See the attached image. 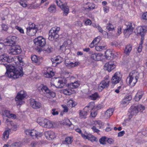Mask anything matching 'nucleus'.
<instances>
[{"label":"nucleus","instance_id":"nucleus-1","mask_svg":"<svg viewBox=\"0 0 147 147\" xmlns=\"http://www.w3.org/2000/svg\"><path fill=\"white\" fill-rule=\"evenodd\" d=\"M18 59L20 65H9L6 66L7 72L5 74H7L9 77L16 79L22 77L23 75L22 67L21 66L23 65L24 64L22 59L21 57H18Z\"/></svg>","mask_w":147,"mask_h":147},{"label":"nucleus","instance_id":"nucleus-2","mask_svg":"<svg viewBox=\"0 0 147 147\" xmlns=\"http://www.w3.org/2000/svg\"><path fill=\"white\" fill-rule=\"evenodd\" d=\"M35 45L36 46V50L38 52L42 51V48L46 43L45 39L42 36H39L34 40Z\"/></svg>","mask_w":147,"mask_h":147},{"label":"nucleus","instance_id":"nucleus-3","mask_svg":"<svg viewBox=\"0 0 147 147\" xmlns=\"http://www.w3.org/2000/svg\"><path fill=\"white\" fill-rule=\"evenodd\" d=\"M56 3L57 5L60 7L63 11V15L67 16L69 13V9L65 0H57Z\"/></svg>","mask_w":147,"mask_h":147},{"label":"nucleus","instance_id":"nucleus-4","mask_svg":"<svg viewBox=\"0 0 147 147\" xmlns=\"http://www.w3.org/2000/svg\"><path fill=\"white\" fill-rule=\"evenodd\" d=\"M59 30V27H54L52 28L49 32V39L50 40H53L58 38L59 37L58 33Z\"/></svg>","mask_w":147,"mask_h":147},{"label":"nucleus","instance_id":"nucleus-5","mask_svg":"<svg viewBox=\"0 0 147 147\" xmlns=\"http://www.w3.org/2000/svg\"><path fill=\"white\" fill-rule=\"evenodd\" d=\"M26 96V92L24 91H21L19 92L15 98V100L17 101L18 105L22 104V100Z\"/></svg>","mask_w":147,"mask_h":147},{"label":"nucleus","instance_id":"nucleus-6","mask_svg":"<svg viewBox=\"0 0 147 147\" xmlns=\"http://www.w3.org/2000/svg\"><path fill=\"white\" fill-rule=\"evenodd\" d=\"M94 105V103L93 102H90L88 106L86 107L84 109L83 111H81L80 112V116L81 118H86L87 115V112L89 111L88 109L90 108L92 109Z\"/></svg>","mask_w":147,"mask_h":147},{"label":"nucleus","instance_id":"nucleus-7","mask_svg":"<svg viewBox=\"0 0 147 147\" xmlns=\"http://www.w3.org/2000/svg\"><path fill=\"white\" fill-rule=\"evenodd\" d=\"M22 51V49L19 46L13 45L10 47L9 53L12 55H17L20 54Z\"/></svg>","mask_w":147,"mask_h":147},{"label":"nucleus","instance_id":"nucleus-8","mask_svg":"<svg viewBox=\"0 0 147 147\" xmlns=\"http://www.w3.org/2000/svg\"><path fill=\"white\" fill-rule=\"evenodd\" d=\"M29 24L30 26L27 28V34L30 36L34 35L37 32L34 23L31 22L29 23Z\"/></svg>","mask_w":147,"mask_h":147},{"label":"nucleus","instance_id":"nucleus-9","mask_svg":"<svg viewBox=\"0 0 147 147\" xmlns=\"http://www.w3.org/2000/svg\"><path fill=\"white\" fill-rule=\"evenodd\" d=\"M17 37L16 36H9L7 37L5 42L7 46H12L15 45L16 44Z\"/></svg>","mask_w":147,"mask_h":147},{"label":"nucleus","instance_id":"nucleus-10","mask_svg":"<svg viewBox=\"0 0 147 147\" xmlns=\"http://www.w3.org/2000/svg\"><path fill=\"white\" fill-rule=\"evenodd\" d=\"M40 89L44 94H48L53 97L55 96V93L50 90L46 86L42 85V86L39 88L38 90H40Z\"/></svg>","mask_w":147,"mask_h":147},{"label":"nucleus","instance_id":"nucleus-11","mask_svg":"<svg viewBox=\"0 0 147 147\" xmlns=\"http://www.w3.org/2000/svg\"><path fill=\"white\" fill-rule=\"evenodd\" d=\"M146 26H140L137 28V34L138 35H140L141 36V39L143 40L145 33L146 30L145 29Z\"/></svg>","mask_w":147,"mask_h":147},{"label":"nucleus","instance_id":"nucleus-12","mask_svg":"<svg viewBox=\"0 0 147 147\" xmlns=\"http://www.w3.org/2000/svg\"><path fill=\"white\" fill-rule=\"evenodd\" d=\"M129 118L130 119L134 115H136L138 113L136 105H134L131 107L129 111Z\"/></svg>","mask_w":147,"mask_h":147},{"label":"nucleus","instance_id":"nucleus-13","mask_svg":"<svg viewBox=\"0 0 147 147\" xmlns=\"http://www.w3.org/2000/svg\"><path fill=\"white\" fill-rule=\"evenodd\" d=\"M12 61V59L9 58L8 55L6 54H4L0 56V64H2L5 65L3 62H7L8 63H10Z\"/></svg>","mask_w":147,"mask_h":147},{"label":"nucleus","instance_id":"nucleus-14","mask_svg":"<svg viewBox=\"0 0 147 147\" xmlns=\"http://www.w3.org/2000/svg\"><path fill=\"white\" fill-rule=\"evenodd\" d=\"M109 82L108 77L106 76L104 78V80L102 81L99 85V88L101 87L102 89L108 88L109 86Z\"/></svg>","mask_w":147,"mask_h":147},{"label":"nucleus","instance_id":"nucleus-15","mask_svg":"<svg viewBox=\"0 0 147 147\" xmlns=\"http://www.w3.org/2000/svg\"><path fill=\"white\" fill-rule=\"evenodd\" d=\"M30 105L34 109H38L42 107L41 103L34 99L32 100L30 102Z\"/></svg>","mask_w":147,"mask_h":147},{"label":"nucleus","instance_id":"nucleus-16","mask_svg":"<svg viewBox=\"0 0 147 147\" xmlns=\"http://www.w3.org/2000/svg\"><path fill=\"white\" fill-rule=\"evenodd\" d=\"M67 83V81L63 79L62 80H58L56 81L55 83V86L57 88H61L65 86Z\"/></svg>","mask_w":147,"mask_h":147},{"label":"nucleus","instance_id":"nucleus-17","mask_svg":"<svg viewBox=\"0 0 147 147\" xmlns=\"http://www.w3.org/2000/svg\"><path fill=\"white\" fill-rule=\"evenodd\" d=\"M119 75V72H117L114 74L111 79V82L112 84H116L119 82L121 78Z\"/></svg>","mask_w":147,"mask_h":147},{"label":"nucleus","instance_id":"nucleus-18","mask_svg":"<svg viewBox=\"0 0 147 147\" xmlns=\"http://www.w3.org/2000/svg\"><path fill=\"white\" fill-rule=\"evenodd\" d=\"M115 65L112 62H110L106 63L104 65L105 69L110 72L115 67Z\"/></svg>","mask_w":147,"mask_h":147},{"label":"nucleus","instance_id":"nucleus-19","mask_svg":"<svg viewBox=\"0 0 147 147\" xmlns=\"http://www.w3.org/2000/svg\"><path fill=\"white\" fill-rule=\"evenodd\" d=\"M32 61L39 65L43 61L42 57H38L36 55H32L31 57Z\"/></svg>","mask_w":147,"mask_h":147},{"label":"nucleus","instance_id":"nucleus-20","mask_svg":"<svg viewBox=\"0 0 147 147\" xmlns=\"http://www.w3.org/2000/svg\"><path fill=\"white\" fill-rule=\"evenodd\" d=\"M133 29L131 24L127 25L126 28L124 30L123 32L124 34L126 36L128 35H129L131 32L133 31Z\"/></svg>","mask_w":147,"mask_h":147},{"label":"nucleus","instance_id":"nucleus-21","mask_svg":"<svg viewBox=\"0 0 147 147\" xmlns=\"http://www.w3.org/2000/svg\"><path fill=\"white\" fill-rule=\"evenodd\" d=\"M137 81V80L136 79L129 76L127 78L126 80L127 83L128 85H130L132 86H134Z\"/></svg>","mask_w":147,"mask_h":147},{"label":"nucleus","instance_id":"nucleus-22","mask_svg":"<svg viewBox=\"0 0 147 147\" xmlns=\"http://www.w3.org/2000/svg\"><path fill=\"white\" fill-rule=\"evenodd\" d=\"M102 56V55L101 54L94 53L91 55L90 58L94 61H99L101 60Z\"/></svg>","mask_w":147,"mask_h":147},{"label":"nucleus","instance_id":"nucleus-23","mask_svg":"<svg viewBox=\"0 0 147 147\" xmlns=\"http://www.w3.org/2000/svg\"><path fill=\"white\" fill-rule=\"evenodd\" d=\"M25 133L27 135H30L32 137L35 136L38 138V134H37V132L34 129H27L25 131Z\"/></svg>","mask_w":147,"mask_h":147},{"label":"nucleus","instance_id":"nucleus-24","mask_svg":"<svg viewBox=\"0 0 147 147\" xmlns=\"http://www.w3.org/2000/svg\"><path fill=\"white\" fill-rule=\"evenodd\" d=\"M129 76L133 78H134L137 81L139 78V73L135 71H133L130 73Z\"/></svg>","mask_w":147,"mask_h":147},{"label":"nucleus","instance_id":"nucleus-25","mask_svg":"<svg viewBox=\"0 0 147 147\" xmlns=\"http://www.w3.org/2000/svg\"><path fill=\"white\" fill-rule=\"evenodd\" d=\"M113 55L110 50H107L105 52V56L107 59H110L113 58Z\"/></svg>","mask_w":147,"mask_h":147},{"label":"nucleus","instance_id":"nucleus-26","mask_svg":"<svg viewBox=\"0 0 147 147\" xmlns=\"http://www.w3.org/2000/svg\"><path fill=\"white\" fill-rule=\"evenodd\" d=\"M121 1L118 0L114 2L113 3V5L114 6H117V9L119 10H121L122 9L123 5L122 4H120V2Z\"/></svg>","mask_w":147,"mask_h":147},{"label":"nucleus","instance_id":"nucleus-27","mask_svg":"<svg viewBox=\"0 0 147 147\" xmlns=\"http://www.w3.org/2000/svg\"><path fill=\"white\" fill-rule=\"evenodd\" d=\"M47 120L43 118H38L37 119V122L40 125L44 127Z\"/></svg>","mask_w":147,"mask_h":147},{"label":"nucleus","instance_id":"nucleus-28","mask_svg":"<svg viewBox=\"0 0 147 147\" xmlns=\"http://www.w3.org/2000/svg\"><path fill=\"white\" fill-rule=\"evenodd\" d=\"M43 50L47 53L51 52L53 50V49L51 46L49 45H45Z\"/></svg>","mask_w":147,"mask_h":147},{"label":"nucleus","instance_id":"nucleus-29","mask_svg":"<svg viewBox=\"0 0 147 147\" xmlns=\"http://www.w3.org/2000/svg\"><path fill=\"white\" fill-rule=\"evenodd\" d=\"M132 46L130 45H127L125 48L124 50V52L125 53L126 55L128 56L129 53L132 50Z\"/></svg>","mask_w":147,"mask_h":147},{"label":"nucleus","instance_id":"nucleus-30","mask_svg":"<svg viewBox=\"0 0 147 147\" xmlns=\"http://www.w3.org/2000/svg\"><path fill=\"white\" fill-rule=\"evenodd\" d=\"M86 134L87 135V139L91 141L92 142L96 141H97V138L91 134H88L85 132Z\"/></svg>","mask_w":147,"mask_h":147},{"label":"nucleus","instance_id":"nucleus-31","mask_svg":"<svg viewBox=\"0 0 147 147\" xmlns=\"http://www.w3.org/2000/svg\"><path fill=\"white\" fill-rule=\"evenodd\" d=\"M71 137H68L65 138V140L62 141V143L63 144H71L73 141Z\"/></svg>","mask_w":147,"mask_h":147},{"label":"nucleus","instance_id":"nucleus-32","mask_svg":"<svg viewBox=\"0 0 147 147\" xmlns=\"http://www.w3.org/2000/svg\"><path fill=\"white\" fill-rule=\"evenodd\" d=\"M54 75L55 74L51 70L49 71L48 70L47 71L44 73V75L45 77L48 78H51L54 76Z\"/></svg>","mask_w":147,"mask_h":147},{"label":"nucleus","instance_id":"nucleus-33","mask_svg":"<svg viewBox=\"0 0 147 147\" xmlns=\"http://www.w3.org/2000/svg\"><path fill=\"white\" fill-rule=\"evenodd\" d=\"M113 110L112 109H108L105 113V116L109 118L111 116L113 113Z\"/></svg>","mask_w":147,"mask_h":147},{"label":"nucleus","instance_id":"nucleus-34","mask_svg":"<svg viewBox=\"0 0 147 147\" xmlns=\"http://www.w3.org/2000/svg\"><path fill=\"white\" fill-rule=\"evenodd\" d=\"M132 98L131 96H127L124 99H123L121 102V104L125 105L128 103L129 101Z\"/></svg>","mask_w":147,"mask_h":147},{"label":"nucleus","instance_id":"nucleus-35","mask_svg":"<svg viewBox=\"0 0 147 147\" xmlns=\"http://www.w3.org/2000/svg\"><path fill=\"white\" fill-rule=\"evenodd\" d=\"M45 123L44 127L50 128L53 127V123L51 121L47 120Z\"/></svg>","mask_w":147,"mask_h":147},{"label":"nucleus","instance_id":"nucleus-36","mask_svg":"<svg viewBox=\"0 0 147 147\" xmlns=\"http://www.w3.org/2000/svg\"><path fill=\"white\" fill-rule=\"evenodd\" d=\"M9 130H5L3 133L2 139L3 140H7L9 138Z\"/></svg>","mask_w":147,"mask_h":147},{"label":"nucleus","instance_id":"nucleus-37","mask_svg":"<svg viewBox=\"0 0 147 147\" xmlns=\"http://www.w3.org/2000/svg\"><path fill=\"white\" fill-rule=\"evenodd\" d=\"M136 107L137 108V109L138 110V112L139 111L142 112L145 109V107L141 104L136 105Z\"/></svg>","mask_w":147,"mask_h":147},{"label":"nucleus","instance_id":"nucleus-38","mask_svg":"<svg viewBox=\"0 0 147 147\" xmlns=\"http://www.w3.org/2000/svg\"><path fill=\"white\" fill-rule=\"evenodd\" d=\"M89 97L90 99L93 100H96L98 97H99V96L97 92H95L92 95L89 96Z\"/></svg>","mask_w":147,"mask_h":147},{"label":"nucleus","instance_id":"nucleus-39","mask_svg":"<svg viewBox=\"0 0 147 147\" xmlns=\"http://www.w3.org/2000/svg\"><path fill=\"white\" fill-rule=\"evenodd\" d=\"M48 11L50 13H54L56 11V7L55 5H51L48 9Z\"/></svg>","mask_w":147,"mask_h":147},{"label":"nucleus","instance_id":"nucleus-40","mask_svg":"<svg viewBox=\"0 0 147 147\" xmlns=\"http://www.w3.org/2000/svg\"><path fill=\"white\" fill-rule=\"evenodd\" d=\"M78 84L77 83L74 82V83H72L68 84V87L70 88L74 89L77 88L78 87Z\"/></svg>","mask_w":147,"mask_h":147},{"label":"nucleus","instance_id":"nucleus-41","mask_svg":"<svg viewBox=\"0 0 147 147\" xmlns=\"http://www.w3.org/2000/svg\"><path fill=\"white\" fill-rule=\"evenodd\" d=\"M63 93L66 95H70L72 94V90L70 89H64L63 90Z\"/></svg>","mask_w":147,"mask_h":147},{"label":"nucleus","instance_id":"nucleus-42","mask_svg":"<svg viewBox=\"0 0 147 147\" xmlns=\"http://www.w3.org/2000/svg\"><path fill=\"white\" fill-rule=\"evenodd\" d=\"M106 28L109 31H113L114 30L113 25L110 23L107 24Z\"/></svg>","mask_w":147,"mask_h":147},{"label":"nucleus","instance_id":"nucleus-43","mask_svg":"<svg viewBox=\"0 0 147 147\" xmlns=\"http://www.w3.org/2000/svg\"><path fill=\"white\" fill-rule=\"evenodd\" d=\"M88 9L90 10H92L96 8L95 5L93 3H88Z\"/></svg>","mask_w":147,"mask_h":147},{"label":"nucleus","instance_id":"nucleus-44","mask_svg":"<svg viewBox=\"0 0 147 147\" xmlns=\"http://www.w3.org/2000/svg\"><path fill=\"white\" fill-rule=\"evenodd\" d=\"M68 45L67 42L65 41L63 43V45L60 47V49L63 51H65L66 49V47Z\"/></svg>","mask_w":147,"mask_h":147},{"label":"nucleus","instance_id":"nucleus-45","mask_svg":"<svg viewBox=\"0 0 147 147\" xmlns=\"http://www.w3.org/2000/svg\"><path fill=\"white\" fill-rule=\"evenodd\" d=\"M106 137L105 136L102 137L99 140V142L101 144L105 145L106 144Z\"/></svg>","mask_w":147,"mask_h":147},{"label":"nucleus","instance_id":"nucleus-46","mask_svg":"<svg viewBox=\"0 0 147 147\" xmlns=\"http://www.w3.org/2000/svg\"><path fill=\"white\" fill-rule=\"evenodd\" d=\"M105 46L97 45L95 47V49L97 51H101L105 48Z\"/></svg>","mask_w":147,"mask_h":147},{"label":"nucleus","instance_id":"nucleus-47","mask_svg":"<svg viewBox=\"0 0 147 147\" xmlns=\"http://www.w3.org/2000/svg\"><path fill=\"white\" fill-rule=\"evenodd\" d=\"M21 144L20 142H15L11 144V147H20L21 146Z\"/></svg>","mask_w":147,"mask_h":147},{"label":"nucleus","instance_id":"nucleus-48","mask_svg":"<svg viewBox=\"0 0 147 147\" xmlns=\"http://www.w3.org/2000/svg\"><path fill=\"white\" fill-rule=\"evenodd\" d=\"M142 95L139 94L138 93H137L136 96L135 97L134 99L136 101H138L142 97Z\"/></svg>","mask_w":147,"mask_h":147},{"label":"nucleus","instance_id":"nucleus-49","mask_svg":"<svg viewBox=\"0 0 147 147\" xmlns=\"http://www.w3.org/2000/svg\"><path fill=\"white\" fill-rule=\"evenodd\" d=\"M67 105H69L71 107H74L75 105L74 103V102L72 100H70L67 102Z\"/></svg>","mask_w":147,"mask_h":147},{"label":"nucleus","instance_id":"nucleus-50","mask_svg":"<svg viewBox=\"0 0 147 147\" xmlns=\"http://www.w3.org/2000/svg\"><path fill=\"white\" fill-rule=\"evenodd\" d=\"M55 135L53 131H51V134H50L49 137L48 139L51 140L53 139H54L55 138Z\"/></svg>","mask_w":147,"mask_h":147},{"label":"nucleus","instance_id":"nucleus-51","mask_svg":"<svg viewBox=\"0 0 147 147\" xmlns=\"http://www.w3.org/2000/svg\"><path fill=\"white\" fill-rule=\"evenodd\" d=\"M1 27L2 28V30L5 31H7L8 29V27L7 26L4 24H2Z\"/></svg>","mask_w":147,"mask_h":147},{"label":"nucleus","instance_id":"nucleus-52","mask_svg":"<svg viewBox=\"0 0 147 147\" xmlns=\"http://www.w3.org/2000/svg\"><path fill=\"white\" fill-rule=\"evenodd\" d=\"M75 25L79 27H81L82 26V23L80 21L76 22L75 23Z\"/></svg>","mask_w":147,"mask_h":147},{"label":"nucleus","instance_id":"nucleus-53","mask_svg":"<svg viewBox=\"0 0 147 147\" xmlns=\"http://www.w3.org/2000/svg\"><path fill=\"white\" fill-rule=\"evenodd\" d=\"M93 42L95 43V45H96L100 41V40L98 37L95 38L92 41Z\"/></svg>","mask_w":147,"mask_h":147},{"label":"nucleus","instance_id":"nucleus-54","mask_svg":"<svg viewBox=\"0 0 147 147\" xmlns=\"http://www.w3.org/2000/svg\"><path fill=\"white\" fill-rule=\"evenodd\" d=\"M51 131H46L44 133V134L46 138L48 139L50 134L51 133Z\"/></svg>","mask_w":147,"mask_h":147},{"label":"nucleus","instance_id":"nucleus-55","mask_svg":"<svg viewBox=\"0 0 147 147\" xmlns=\"http://www.w3.org/2000/svg\"><path fill=\"white\" fill-rule=\"evenodd\" d=\"M16 28L21 33H24V30L21 27H19L18 26H16Z\"/></svg>","mask_w":147,"mask_h":147},{"label":"nucleus","instance_id":"nucleus-56","mask_svg":"<svg viewBox=\"0 0 147 147\" xmlns=\"http://www.w3.org/2000/svg\"><path fill=\"white\" fill-rule=\"evenodd\" d=\"M52 114L53 115H57L59 114V112L56 111L55 109H54L52 110Z\"/></svg>","mask_w":147,"mask_h":147},{"label":"nucleus","instance_id":"nucleus-57","mask_svg":"<svg viewBox=\"0 0 147 147\" xmlns=\"http://www.w3.org/2000/svg\"><path fill=\"white\" fill-rule=\"evenodd\" d=\"M20 3L23 7H26L27 5V4L22 1H20Z\"/></svg>","mask_w":147,"mask_h":147},{"label":"nucleus","instance_id":"nucleus-58","mask_svg":"<svg viewBox=\"0 0 147 147\" xmlns=\"http://www.w3.org/2000/svg\"><path fill=\"white\" fill-rule=\"evenodd\" d=\"M62 107L64 109L63 111L65 112H67L68 111V108L65 105H62Z\"/></svg>","mask_w":147,"mask_h":147},{"label":"nucleus","instance_id":"nucleus-59","mask_svg":"<svg viewBox=\"0 0 147 147\" xmlns=\"http://www.w3.org/2000/svg\"><path fill=\"white\" fill-rule=\"evenodd\" d=\"M142 18L144 20H147V12L144 13L142 16Z\"/></svg>","mask_w":147,"mask_h":147},{"label":"nucleus","instance_id":"nucleus-60","mask_svg":"<svg viewBox=\"0 0 147 147\" xmlns=\"http://www.w3.org/2000/svg\"><path fill=\"white\" fill-rule=\"evenodd\" d=\"M4 113L6 115V116L7 117H9L10 116V111L7 110H5L4 111Z\"/></svg>","mask_w":147,"mask_h":147},{"label":"nucleus","instance_id":"nucleus-61","mask_svg":"<svg viewBox=\"0 0 147 147\" xmlns=\"http://www.w3.org/2000/svg\"><path fill=\"white\" fill-rule=\"evenodd\" d=\"M125 132L124 131H122L118 133V136L119 137H121L125 134Z\"/></svg>","mask_w":147,"mask_h":147},{"label":"nucleus","instance_id":"nucleus-62","mask_svg":"<svg viewBox=\"0 0 147 147\" xmlns=\"http://www.w3.org/2000/svg\"><path fill=\"white\" fill-rule=\"evenodd\" d=\"M85 24L86 25H90L91 24V22L90 20L88 19L85 22Z\"/></svg>","mask_w":147,"mask_h":147},{"label":"nucleus","instance_id":"nucleus-63","mask_svg":"<svg viewBox=\"0 0 147 147\" xmlns=\"http://www.w3.org/2000/svg\"><path fill=\"white\" fill-rule=\"evenodd\" d=\"M92 129L93 131L94 132H96L97 133H98L100 131L98 129L96 128V127L94 126H93L92 128Z\"/></svg>","mask_w":147,"mask_h":147},{"label":"nucleus","instance_id":"nucleus-64","mask_svg":"<svg viewBox=\"0 0 147 147\" xmlns=\"http://www.w3.org/2000/svg\"><path fill=\"white\" fill-rule=\"evenodd\" d=\"M107 141L108 143L110 144H113L114 142L113 140L111 138H109L107 140Z\"/></svg>","mask_w":147,"mask_h":147}]
</instances>
